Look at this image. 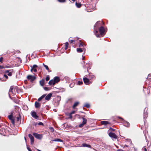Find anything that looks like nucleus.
Returning a JSON list of instances; mask_svg holds the SVG:
<instances>
[{
	"mask_svg": "<svg viewBox=\"0 0 151 151\" xmlns=\"http://www.w3.org/2000/svg\"><path fill=\"white\" fill-rule=\"evenodd\" d=\"M101 23L102 22L101 21H98L94 26V32L97 37H100L101 36H102L104 32H105V29L104 27L102 26H101L100 27L99 29V31L100 33V35L97 34L98 33V31L97 30V27L99 26V24L100 23Z\"/></svg>",
	"mask_w": 151,
	"mask_h": 151,
	"instance_id": "obj_1",
	"label": "nucleus"
},
{
	"mask_svg": "<svg viewBox=\"0 0 151 151\" xmlns=\"http://www.w3.org/2000/svg\"><path fill=\"white\" fill-rule=\"evenodd\" d=\"M17 90V89L15 88H14L13 86H11L10 87V89L9 91V95L11 98L10 95H14L16 94L15 90Z\"/></svg>",
	"mask_w": 151,
	"mask_h": 151,
	"instance_id": "obj_2",
	"label": "nucleus"
},
{
	"mask_svg": "<svg viewBox=\"0 0 151 151\" xmlns=\"http://www.w3.org/2000/svg\"><path fill=\"white\" fill-rule=\"evenodd\" d=\"M33 134L35 137L39 139H41L42 137V134H39L35 133H33Z\"/></svg>",
	"mask_w": 151,
	"mask_h": 151,
	"instance_id": "obj_3",
	"label": "nucleus"
},
{
	"mask_svg": "<svg viewBox=\"0 0 151 151\" xmlns=\"http://www.w3.org/2000/svg\"><path fill=\"white\" fill-rule=\"evenodd\" d=\"M27 78L32 82L36 79V77L35 76L29 75L27 76Z\"/></svg>",
	"mask_w": 151,
	"mask_h": 151,
	"instance_id": "obj_4",
	"label": "nucleus"
},
{
	"mask_svg": "<svg viewBox=\"0 0 151 151\" xmlns=\"http://www.w3.org/2000/svg\"><path fill=\"white\" fill-rule=\"evenodd\" d=\"M83 80L84 83L88 85L91 83L89 81V79L86 77L83 78Z\"/></svg>",
	"mask_w": 151,
	"mask_h": 151,
	"instance_id": "obj_5",
	"label": "nucleus"
},
{
	"mask_svg": "<svg viewBox=\"0 0 151 151\" xmlns=\"http://www.w3.org/2000/svg\"><path fill=\"white\" fill-rule=\"evenodd\" d=\"M13 72V70H6V71L5 72V73H7V75L8 76H12Z\"/></svg>",
	"mask_w": 151,
	"mask_h": 151,
	"instance_id": "obj_6",
	"label": "nucleus"
},
{
	"mask_svg": "<svg viewBox=\"0 0 151 151\" xmlns=\"http://www.w3.org/2000/svg\"><path fill=\"white\" fill-rule=\"evenodd\" d=\"M109 136L111 138L116 139L117 138V136L114 133L110 132L109 134Z\"/></svg>",
	"mask_w": 151,
	"mask_h": 151,
	"instance_id": "obj_7",
	"label": "nucleus"
},
{
	"mask_svg": "<svg viewBox=\"0 0 151 151\" xmlns=\"http://www.w3.org/2000/svg\"><path fill=\"white\" fill-rule=\"evenodd\" d=\"M37 66L36 65H34L31 68V72L33 71L34 72H36L37 71V70L36 68L37 67Z\"/></svg>",
	"mask_w": 151,
	"mask_h": 151,
	"instance_id": "obj_8",
	"label": "nucleus"
},
{
	"mask_svg": "<svg viewBox=\"0 0 151 151\" xmlns=\"http://www.w3.org/2000/svg\"><path fill=\"white\" fill-rule=\"evenodd\" d=\"M52 94L51 93H49L47 96H45V99L49 101L52 96Z\"/></svg>",
	"mask_w": 151,
	"mask_h": 151,
	"instance_id": "obj_9",
	"label": "nucleus"
},
{
	"mask_svg": "<svg viewBox=\"0 0 151 151\" xmlns=\"http://www.w3.org/2000/svg\"><path fill=\"white\" fill-rule=\"evenodd\" d=\"M31 115L35 119H37L38 118V116L37 115L35 111L32 112Z\"/></svg>",
	"mask_w": 151,
	"mask_h": 151,
	"instance_id": "obj_10",
	"label": "nucleus"
},
{
	"mask_svg": "<svg viewBox=\"0 0 151 151\" xmlns=\"http://www.w3.org/2000/svg\"><path fill=\"white\" fill-rule=\"evenodd\" d=\"M53 80L55 81V83L59 82L60 81V79L59 77H55L54 78Z\"/></svg>",
	"mask_w": 151,
	"mask_h": 151,
	"instance_id": "obj_11",
	"label": "nucleus"
},
{
	"mask_svg": "<svg viewBox=\"0 0 151 151\" xmlns=\"http://www.w3.org/2000/svg\"><path fill=\"white\" fill-rule=\"evenodd\" d=\"M85 50L84 48H77V51L78 52H82L83 51V50Z\"/></svg>",
	"mask_w": 151,
	"mask_h": 151,
	"instance_id": "obj_12",
	"label": "nucleus"
},
{
	"mask_svg": "<svg viewBox=\"0 0 151 151\" xmlns=\"http://www.w3.org/2000/svg\"><path fill=\"white\" fill-rule=\"evenodd\" d=\"M101 123L102 124L105 125L110 124L109 122L107 121H102L101 122Z\"/></svg>",
	"mask_w": 151,
	"mask_h": 151,
	"instance_id": "obj_13",
	"label": "nucleus"
},
{
	"mask_svg": "<svg viewBox=\"0 0 151 151\" xmlns=\"http://www.w3.org/2000/svg\"><path fill=\"white\" fill-rule=\"evenodd\" d=\"M55 83V81L53 80H51L49 82V84L50 85H54Z\"/></svg>",
	"mask_w": 151,
	"mask_h": 151,
	"instance_id": "obj_14",
	"label": "nucleus"
},
{
	"mask_svg": "<svg viewBox=\"0 0 151 151\" xmlns=\"http://www.w3.org/2000/svg\"><path fill=\"white\" fill-rule=\"evenodd\" d=\"M45 82V80L44 79H42L41 80L40 82V85L42 86H43Z\"/></svg>",
	"mask_w": 151,
	"mask_h": 151,
	"instance_id": "obj_15",
	"label": "nucleus"
},
{
	"mask_svg": "<svg viewBox=\"0 0 151 151\" xmlns=\"http://www.w3.org/2000/svg\"><path fill=\"white\" fill-rule=\"evenodd\" d=\"M40 104L37 102H35V106L36 108H39L40 106Z\"/></svg>",
	"mask_w": 151,
	"mask_h": 151,
	"instance_id": "obj_16",
	"label": "nucleus"
},
{
	"mask_svg": "<svg viewBox=\"0 0 151 151\" xmlns=\"http://www.w3.org/2000/svg\"><path fill=\"white\" fill-rule=\"evenodd\" d=\"M46 96V94H44L42 95V96H41L40 98H39L38 99V101H40L41 100H42L43 98H44Z\"/></svg>",
	"mask_w": 151,
	"mask_h": 151,
	"instance_id": "obj_17",
	"label": "nucleus"
},
{
	"mask_svg": "<svg viewBox=\"0 0 151 151\" xmlns=\"http://www.w3.org/2000/svg\"><path fill=\"white\" fill-rule=\"evenodd\" d=\"M46 96V94H44L42 95V96H41L40 98H39L38 99V101H40L41 100H42L43 98H44Z\"/></svg>",
	"mask_w": 151,
	"mask_h": 151,
	"instance_id": "obj_18",
	"label": "nucleus"
},
{
	"mask_svg": "<svg viewBox=\"0 0 151 151\" xmlns=\"http://www.w3.org/2000/svg\"><path fill=\"white\" fill-rule=\"evenodd\" d=\"M82 146L83 147H87L89 148H90L91 147V146L90 145L87 144L85 143L82 144Z\"/></svg>",
	"mask_w": 151,
	"mask_h": 151,
	"instance_id": "obj_19",
	"label": "nucleus"
},
{
	"mask_svg": "<svg viewBox=\"0 0 151 151\" xmlns=\"http://www.w3.org/2000/svg\"><path fill=\"white\" fill-rule=\"evenodd\" d=\"M124 125L127 127H129L130 126L129 123L127 122H125L124 123Z\"/></svg>",
	"mask_w": 151,
	"mask_h": 151,
	"instance_id": "obj_20",
	"label": "nucleus"
},
{
	"mask_svg": "<svg viewBox=\"0 0 151 151\" xmlns=\"http://www.w3.org/2000/svg\"><path fill=\"white\" fill-rule=\"evenodd\" d=\"M82 119H83L82 123H83L84 124H85L86 123L87 120L86 119L84 118V117H82Z\"/></svg>",
	"mask_w": 151,
	"mask_h": 151,
	"instance_id": "obj_21",
	"label": "nucleus"
},
{
	"mask_svg": "<svg viewBox=\"0 0 151 151\" xmlns=\"http://www.w3.org/2000/svg\"><path fill=\"white\" fill-rule=\"evenodd\" d=\"M79 104V102H76L73 104V108H75Z\"/></svg>",
	"mask_w": 151,
	"mask_h": 151,
	"instance_id": "obj_22",
	"label": "nucleus"
},
{
	"mask_svg": "<svg viewBox=\"0 0 151 151\" xmlns=\"http://www.w3.org/2000/svg\"><path fill=\"white\" fill-rule=\"evenodd\" d=\"M53 141H55V142H63V140H62L60 139H53Z\"/></svg>",
	"mask_w": 151,
	"mask_h": 151,
	"instance_id": "obj_23",
	"label": "nucleus"
},
{
	"mask_svg": "<svg viewBox=\"0 0 151 151\" xmlns=\"http://www.w3.org/2000/svg\"><path fill=\"white\" fill-rule=\"evenodd\" d=\"M76 5L77 7L78 8H80L81 6V4L80 3H76Z\"/></svg>",
	"mask_w": 151,
	"mask_h": 151,
	"instance_id": "obj_24",
	"label": "nucleus"
},
{
	"mask_svg": "<svg viewBox=\"0 0 151 151\" xmlns=\"http://www.w3.org/2000/svg\"><path fill=\"white\" fill-rule=\"evenodd\" d=\"M8 117L10 120H12L13 119V116L12 114L8 115Z\"/></svg>",
	"mask_w": 151,
	"mask_h": 151,
	"instance_id": "obj_25",
	"label": "nucleus"
},
{
	"mask_svg": "<svg viewBox=\"0 0 151 151\" xmlns=\"http://www.w3.org/2000/svg\"><path fill=\"white\" fill-rule=\"evenodd\" d=\"M65 49H67L68 48V42H67L65 43Z\"/></svg>",
	"mask_w": 151,
	"mask_h": 151,
	"instance_id": "obj_26",
	"label": "nucleus"
},
{
	"mask_svg": "<svg viewBox=\"0 0 151 151\" xmlns=\"http://www.w3.org/2000/svg\"><path fill=\"white\" fill-rule=\"evenodd\" d=\"M43 65L44 66V67L45 68L46 70H49V68L47 65H45L44 63L43 64Z\"/></svg>",
	"mask_w": 151,
	"mask_h": 151,
	"instance_id": "obj_27",
	"label": "nucleus"
},
{
	"mask_svg": "<svg viewBox=\"0 0 151 151\" xmlns=\"http://www.w3.org/2000/svg\"><path fill=\"white\" fill-rule=\"evenodd\" d=\"M60 3H64L66 2V0H57Z\"/></svg>",
	"mask_w": 151,
	"mask_h": 151,
	"instance_id": "obj_28",
	"label": "nucleus"
},
{
	"mask_svg": "<svg viewBox=\"0 0 151 151\" xmlns=\"http://www.w3.org/2000/svg\"><path fill=\"white\" fill-rule=\"evenodd\" d=\"M29 137L30 138V139L34 138L33 137L31 134H29Z\"/></svg>",
	"mask_w": 151,
	"mask_h": 151,
	"instance_id": "obj_29",
	"label": "nucleus"
},
{
	"mask_svg": "<svg viewBox=\"0 0 151 151\" xmlns=\"http://www.w3.org/2000/svg\"><path fill=\"white\" fill-rule=\"evenodd\" d=\"M74 83H70V87L71 88H72L73 87V86H74Z\"/></svg>",
	"mask_w": 151,
	"mask_h": 151,
	"instance_id": "obj_30",
	"label": "nucleus"
},
{
	"mask_svg": "<svg viewBox=\"0 0 151 151\" xmlns=\"http://www.w3.org/2000/svg\"><path fill=\"white\" fill-rule=\"evenodd\" d=\"M85 106L86 107H87V108H89L90 106V105L88 104H86L85 105V106Z\"/></svg>",
	"mask_w": 151,
	"mask_h": 151,
	"instance_id": "obj_31",
	"label": "nucleus"
},
{
	"mask_svg": "<svg viewBox=\"0 0 151 151\" xmlns=\"http://www.w3.org/2000/svg\"><path fill=\"white\" fill-rule=\"evenodd\" d=\"M85 124H84L83 123H82L80 124L79 126V127H80V128H81Z\"/></svg>",
	"mask_w": 151,
	"mask_h": 151,
	"instance_id": "obj_32",
	"label": "nucleus"
},
{
	"mask_svg": "<svg viewBox=\"0 0 151 151\" xmlns=\"http://www.w3.org/2000/svg\"><path fill=\"white\" fill-rule=\"evenodd\" d=\"M30 140H31V142H30L31 144V145L33 144L34 143V138L33 139H31Z\"/></svg>",
	"mask_w": 151,
	"mask_h": 151,
	"instance_id": "obj_33",
	"label": "nucleus"
},
{
	"mask_svg": "<svg viewBox=\"0 0 151 151\" xmlns=\"http://www.w3.org/2000/svg\"><path fill=\"white\" fill-rule=\"evenodd\" d=\"M3 61V58L1 57L0 58V62L2 63Z\"/></svg>",
	"mask_w": 151,
	"mask_h": 151,
	"instance_id": "obj_34",
	"label": "nucleus"
},
{
	"mask_svg": "<svg viewBox=\"0 0 151 151\" xmlns=\"http://www.w3.org/2000/svg\"><path fill=\"white\" fill-rule=\"evenodd\" d=\"M78 84L79 85H82L83 83V82L82 81H78Z\"/></svg>",
	"mask_w": 151,
	"mask_h": 151,
	"instance_id": "obj_35",
	"label": "nucleus"
},
{
	"mask_svg": "<svg viewBox=\"0 0 151 151\" xmlns=\"http://www.w3.org/2000/svg\"><path fill=\"white\" fill-rule=\"evenodd\" d=\"M45 79H46V80L47 81H49L50 80V77H49V76H47Z\"/></svg>",
	"mask_w": 151,
	"mask_h": 151,
	"instance_id": "obj_36",
	"label": "nucleus"
},
{
	"mask_svg": "<svg viewBox=\"0 0 151 151\" xmlns=\"http://www.w3.org/2000/svg\"><path fill=\"white\" fill-rule=\"evenodd\" d=\"M50 129L51 130V132H53L54 131V128L52 127H50Z\"/></svg>",
	"mask_w": 151,
	"mask_h": 151,
	"instance_id": "obj_37",
	"label": "nucleus"
},
{
	"mask_svg": "<svg viewBox=\"0 0 151 151\" xmlns=\"http://www.w3.org/2000/svg\"><path fill=\"white\" fill-rule=\"evenodd\" d=\"M142 150L143 151H147V149L146 147H143L142 148Z\"/></svg>",
	"mask_w": 151,
	"mask_h": 151,
	"instance_id": "obj_38",
	"label": "nucleus"
},
{
	"mask_svg": "<svg viewBox=\"0 0 151 151\" xmlns=\"http://www.w3.org/2000/svg\"><path fill=\"white\" fill-rule=\"evenodd\" d=\"M44 89L45 91H47L49 90V89L47 87H45L44 88Z\"/></svg>",
	"mask_w": 151,
	"mask_h": 151,
	"instance_id": "obj_39",
	"label": "nucleus"
},
{
	"mask_svg": "<svg viewBox=\"0 0 151 151\" xmlns=\"http://www.w3.org/2000/svg\"><path fill=\"white\" fill-rule=\"evenodd\" d=\"M4 76L6 78V79H7L8 78V76H7L6 75L4 74Z\"/></svg>",
	"mask_w": 151,
	"mask_h": 151,
	"instance_id": "obj_40",
	"label": "nucleus"
},
{
	"mask_svg": "<svg viewBox=\"0 0 151 151\" xmlns=\"http://www.w3.org/2000/svg\"><path fill=\"white\" fill-rule=\"evenodd\" d=\"M38 124L40 125H43V124L42 122H40L38 123Z\"/></svg>",
	"mask_w": 151,
	"mask_h": 151,
	"instance_id": "obj_41",
	"label": "nucleus"
},
{
	"mask_svg": "<svg viewBox=\"0 0 151 151\" xmlns=\"http://www.w3.org/2000/svg\"><path fill=\"white\" fill-rule=\"evenodd\" d=\"M72 114H71L70 113V114H69V118L70 119H72Z\"/></svg>",
	"mask_w": 151,
	"mask_h": 151,
	"instance_id": "obj_42",
	"label": "nucleus"
},
{
	"mask_svg": "<svg viewBox=\"0 0 151 151\" xmlns=\"http://www.w3.org/2000/svg\"><path fill=\"white\" fill-rule=\"evenodd\" d=\"M5 68V67L4 66L0 65V69H2Z\"/></svg>",
	"mask_w": 151,
	"mask_h": 151,
	"instance_id": "obj_43",
	"label": "nucleus"
},
{
	"mask_svg": "<svg viewBox=\"0 0 151 151\" xmlns=\"http://www.w3.org/2000/svg\"><path fill=\"white\" fill-rule=\"evenodd\" d=\"M11 120L12 122V124H15V122H14V120L13 119H12V120Z\"/></svg>",
	"mask_w": 151,
	"mask_h": 151,
	"instance_id": "obj_44",
	"label": "nucleus"
},
{
	"mask_svg": "<svg viewBox=\"0 0 151 151\" xmlns=\"http://www.w3.org/2000/svg\"><path fill=\"white\" fill-rule=\"evenodd\" d=\"M83 45L81 44V43H80L79 45V47H80V48H81V47H83Z\"/></svg>",
	"mask_w": 151,
	"mask_h": 151,
	"instance_id": "obj_45",
	"label": "nucleus"
},
{
	"mask_svg": "<svg viewBox=\"0 0 151 151\" xmlns=\"http://www.w3.org/2000/svg\"><path fill=\"white\" fill-rule=\"evenodd\" d=\"M75 112H76V111H72L70 113L71 114H75Z\"/></svg>",
	"mask_w": 151,
	"mask_h": 151,
	"instance_id": "obj_46",
	"label": "nucleus"
},
{
	"mask_svg": "<svg viewBox=\"0 0 151 151\" xmlns=\"http://www.w3.org/2000/svg\"><path fill=\"white\" fill-rule=\"evenodd\" d=\"M17 121H19L20 119V118L19 116L17 117Z\"/></svg>",
	"mask_w": 151,
	"mask_h": 151,
	"instance_id": "obj_47",
	"label": "nucleus"
},
{
	"mask_svg": "<svg viewBox=\"0 0 151 151\" xmlns=\"http://www.w3.org/2000/svg\"><path fill=\"white\" fill-rule=\"evenodd\" d=\"M70 42L71 43H72L74 42V40H71L70 41Z\"/></svg>",
	"mask_w": 151,
	"mask_h": 151,
	"instance_id": "obj_48",
	"label": "nucleus"
},
{
	"mask_svg": "<svg viewBox=\"0 0 151 151\" xmlns=\"http://www.w3.org/2000/svg\"><path fill=\"white\" fill-rule=\"evenodd\" d=\"M27 149L29 151H32L28 147H27Z\"/></svg>",
	"mask_w": 151,
	"mask_h": 151,
	"instance_id": "obj_49",
	"label": "nucleus"
},
{
	"mask_svg": "<svg viewBox=\"0 0 151 151\" xmlns=\"http://www.w3.org/2000/svg\"><path fill=\"white\" fill-rule=\"evenodd\" d=\"M5 67V68H10V67L9 66H6Z\"/></svg>",
	"mask_w": 151,
	"mask_h": 151,
	"instance_id": "obj_50",
	"label": "nucleus"
},
{
	"mask_svg": "<svg viewBox=\"0 0 151 151\" xmlns=\"http://www.w3.org/2000/svg\"><path fill=\"white\" fill-rule=\"evenodd\" d=\"M151 76V74H149V75L148 76V77H150Z\"/></svg>",
	"mask_w": 151,
	"mask_h": 151,
	"instance_id": "obj_51",
	"label": "nucleus"
},
{
	"mask_svg": "<svg viewBox=\"0 0 151 151\" xmlns=\"http://www.w3.org/2000/svg\"><path fill=\"white\" fill-rule=\"evenodd\" d=\"M54 141H53V140H52L50 141V143H53V142Z\"/></svg>",
	"mask_w": 151,
	"mask_h": 151,
	"instance_id": "obj_52",
	"label": "nucleus"
},
{
	"mask_svg": "<svg viewBox=\"0 0 151 151\" xmlns=\"http://www.w3.org/2000/svg\"><path fill=\"white\" fill-rule=\"evenodd\" d=\"M25 107H26V109L27 110V106H24Z\"/></svg>",
	"mask_w": 151,
	"mask_h": 151,
	"instance_id": "obj_53",
	"label": "nucleus"
},
{
	"mask_svg": "<svg viewBox=\"0 0 151 151\" xmlns=\"http://www.w3.org/2000/svg\"><path fill=\"white\" fill-rule=\"evenodd\" d=\"M24 139L25 141V142L26 143H27V140L25 137H24Z\"/></svg>",
	"mask_w": 151,
	"mask_h": 151,
	"instance_id": "obj_54",
	"label": "nucleus"
},
{
	"mask_svg": "<svg viewBox=\"0 0 151 151\" xmlns=\"http://www.w3.org/2000/svg\"><path fill=\"white\" fill-rule=\"evenodd\" d=\"M84 58H85V57L83 56V58H82L83 60H84Z\"/></svg>",
	"mask_w": 151,
	"mask_h": 151,
	"instance_id": "obj_55",
	"label": "nucleus"
},
{
	"mask_svg": "<svg viewBox=\"0 0 151 151\" xmlns=\"http://www.w3.org/2000/svg\"><path fill=\"white\" fill-rule=\"evenodd\" d=\"M111 129H112V130L113 131H114V129H112L111 128Z\"/></svg>",
	"mask_w": 151,
	"mask_h": 151,
	"instance_id": "obj_56",
	"label": "nucleus"
},
{
	"mask_svg": "<svg viewBox=\"0 0 151 151\" xmlns=\"http://www.w3.org/2000/svg\"><path fill=\"white\" fill-rule=\"evenodd\" d=\"M120 151H123V150H118V151H120Z\"/></svg>",
	"mask_w": 151,
	"mask_h": 151,
	"instance_id": "obj_57",
	"label": "nucleus"
},
{
	"mask_svg": "<svg viewBox=\"0 0 151 151\" xmlns=\"http://www.w3.org/2000/svg\"><path fill=\"white\" fill-rule=\"evenodd\" d=\"M72 1H75V0H71Z\"/></svg>",
	"mask_w": 151,
	"mask_h": 151,
	"instance_id": "obj_58",
	"label": "nucleus"
},
{
	"mask_svg": "<svg viewBox=\"0 0 151 151\" xmlns=\"http://www.w3.org/2000/svg\"><path fill=\"white\" fill-rule=\"evenodd\" d=\"M38 151H41L40 150H37Z\"/></svg>",
	"mask_w": 151,
	"mask_h": 151,
	"instance_id": "obj_59",
	"label": "nucleus"
},
{
	"mask_svg": "<svg viewBox=\"0 0 151 151\" xmlns=\"http://www.w3.org/2000/svg\"><path fill=\"white\" fill-rule=\"evenodd\" d=\"M38 151H41L40 150H37Z\"/></svg>",
	"mask_w": 151,
	"mask_h": 151,
	"instance_id": "obj_60",
	"label": "nucleus"
},
{
	"mask_svg": "<svg viewBox=\"0 0 151 151\" xmlns=\"http://www.w3.org/2000/svg\"><path fill=\"white\" fill-rule=\"evenodd\" d=\"M38 151H41L40 150H37Z\"/></svg>",
	"mask_w": 151,
	"mask_h": 151,
	"instance_id": "obj_61",
	"label": "nucleus"
},
{
	"mask_svg": "<svg viewBox=\"0 0 151 151\" xmlns=\"http://www.w3.org/2000/svg\"><path fill=\"white\" fill-rule=\"evenodd\" d=\"M88 65V64H86V65Z\"/></svg>",
	"mask_w": 151,
	"mask_h": 151,
	"instance_id": "obj_62",
	"label": "nucleus"
}]
</instances>
